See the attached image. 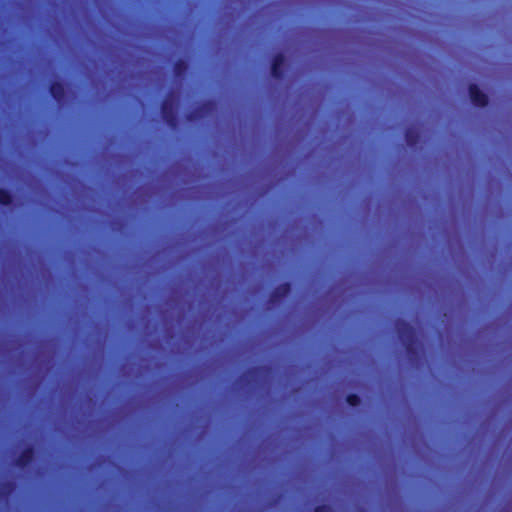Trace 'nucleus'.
Masks as SVG:
<instances>
[{"instance_id":"obj_4","label":"nucleus","mask_w":512,"mask_h":512,"mask_svg":"<svg viewBox=\"0 0 512 512\" xmlns=\"http://www.w3.org/2000/svg\"><path fill=\"white\" fill-rule=\"evenodd\" d=\"M35 449L32 445L26 446L14 461V465L20 469H25L34 460Z\"/></svg>"},{"instance_id":"obj_8","label":"nucleus","mask_w":512,"mask_h":512,"mask_svg":"<svg viewBox=\"0 0 512 512\" xmlns=\"http://www.w3.org/2000/svg\"><path fill=\"white\" fill-rule=\"evenodd\" d=\"M212 102H205L199 105L194 111L187 115L189 121H194L203 117L212 108Z\"/></svg>"},{"instance_id":"obj_3","label":"nucleus","mask_w":512,"mask_h":512,"mask_svg":"<svg viewBox=\"0 0 512 512\" xmlns=\"http://www.w3.org/2000/svg\"><path fill=\"white\" fill-rule=\"evenodd\" d=\"M468 94L471 100V103L475 107L484 108L488 105L489 99L488 96L481 91L477 84H470L468 87Z\"/></svg>"},{"instance_id":"obj_2","label":"nucleus","mask_w":512,"mask_h":512,"mask_svg":"<svg viewBox=\"0 0 512 512\" xmlns=\"http://www.w3.org/2000/svg\"><path fill=\"white\" fill-rule=\"evenodd\" d=\"M160 110L163 120L169 126L174 127L177 123V116L175 112V101L173 93H169V95L163 99Z\"/></svg>"},{"instance_id":"obj_13","label":"nucleus","mask_w":512,"mask_h":512,"mask_svg":"<svg viewBox=\"0 0 512 512\" xmlns=\"http://www.w3.org/2000/svg\"><path fill=\"white\" fill-rule=\"evenodd\" d=\"M314 512H332V508L327 504H320L314 508Z\"/></svg>"},{"instance_id":"obj_10","label":"nucleus","mask_w":512,"mask_h":512,"mask_svg":"<svg viewBox=\"0 0 512 512\" xmlns=\"http://www.w3.org/2000/svg\"><path fill=\"white\" fill-rule=\"evenodd\" d=\"M419 139H420V137H419V134L417 131H415L412 128L406 129L405 140L409 146H411V147L416 146L419 142Z\"/></svg>"},{"instance_id":"obj_7","label":"nucleus","mask_w":512,"mask_h":512,"mask_svg":"<svg viewBox=\"0 0 512 512\" xmlns=\"http://www.w3.org/2000/svg\"><path fill=\"white\" fill-rule=\"evenodd\" d=\"M49 92L52 98L61 103L65 100L66 90L65 85L61 81H53L49 85Z\"/></svg>"},{"instance_id":"obj_5","label":"nucleus","mask_w":512,"mask_h":512,"mask_svg":"<svg viewBox=\"0 0 512 512\" xmlns=\"http://www.w3.org/2000/svg\"><path fill=\"white\" fill-rule=\"evenodd\" d=\"M285 56L282 52L273 55L271 60V75L280 80L284 77Z\"/></svg>"},{"instance_id":"obj_11","label":"nucleus","mask_w":512,"mask_h":512,"mask_svg":"<svg viewBox=\"0 0 512 512\" xmlns=\"http://www.w3.org/2000/svg\"><path fill=\"white\" fill-rule=\"evenodd\" d=\"M13 203V194L5 189L0 187V205L1 206H10Z\"/></svg>"},{"instance_id":"obj_9","label":"nucleus","mask_w":512,"mask_h":512,"mask_svg":"<svg viewBox=\"0 0 512 512\" xmlns=\"http://www.w3.org/2000/svg\"><path fill=\"white\" fill-rule=\"evenodd\" d=\"M188 70V64L184 59H178L173 65V72L176 77H183Z\"/></svg>"},{"instance_id":"obj_12","label":"nucleus","mask_w":512,"mask_h":512,"mask_svg":"<svg viewBox=\"0 0 512 512\" xmlns=\"http://www.w3.org/2000/svg\"><path fill=\"white\" fill-rule=\"evenodd\" d=\"M346 402L351 407H357L361 403V398L356 393H350L346 396Z\"/></svg>"},{"instance_id":"obj_6","label":"nucleus","mask_w":512,"mask_h":512,"mask_svg":"<svg viewBox=\"0 0 512 512\" xmlns=\"http://www.w3.org/2000/svg\"><path fill=\"white\" fill-rule=\"evenodd\" d=\"M291 289L292 286L290 282H285L278 285L272 290L269 301L272 304H278L290 294Z\"/></svg>"},{"instance_id":"obj_1","label":"nucleus","mask_w":512,"mask_h":512,"mask_svg":"<svg viewBox=\"0 0 512 512\" xmlns=\"http://www.w3.org/2000/svg\"><path fill=\"white\" fill-rule=\"evenodd\" d=\"M395 329L408 355H417L418 340L415 328L407 321L403 319H397L395 321Z\"/></svg>"}]
</instances>
